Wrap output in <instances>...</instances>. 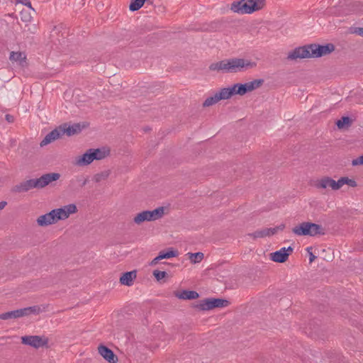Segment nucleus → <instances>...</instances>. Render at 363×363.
<instances>
[{
    "label": "nucleus",
    "mask_w": 363,
    "mask_h": 363,
    "mask_svg": "<svg viewBox=\"0 0 363 363\" xmlns=\"http://www.w3.org/2000/svg\"><path fill=\"white\" fill-rule=\"evenodd\" d=\"M263 83L264 80L259 79L245 84L238 83L231 86L222 88L212 96L207 97L203 103V106L208 107L213 106L221 100L229 99L234 95L244 96L245 94L259 88Z\"/></svg>",
    "instance_id": "f257e3e1"
},
{
    "label": "nucleus",
    "mask_w": 363,
    "mask_h": 363,
    "mask_svg": "<svg viewBox=\"0 0 363 363\" xmlns=\"http://www.w3.org/2000/svg\"><path fill=\"white\" fill-rule=\"evenodd\" d=\"M256 67L257 62L255 61L245 58L231 57L211 63L209 69L222 73H238Z\"/></svg>",
    "instance_id": "f03ea898"
},
{
    "label": "nucleus",
    "mask_w": 363,
    "mask_h": 363,
    "mask_svg": "<svg viewBox=\"0 0 363 363\" xmlns=\"http://www.w3.org/2000/svg\"><path fill=\"white\" fill-rule=\"evenodd\" d=\"M77 211V207L74 203H69L38 216L36 223L40 227L51 225L60 220L67 219L71 215L76 213Z\"/></svg>",
    "instance_id": "7ed1b4c3"
},
{
    "label": "nucleus",
    "mask_w": 363,
    "mask_h": 363,
    "mask_svg": "<svg viewBox=\"0 0 363 363\" xmlns=\"http://www.w3.org/2000/svg\"><path fill=\"white\" fill-rule=\"evenodd\" d=\"M265 6V0H240L230 4V10L238 14H251L258 11Z\"/></svg>",
    "instance_id": "20e7f679"
},
{
    "label": "nucleus",
    "mask_w": 363,
    "mask_h": 363,
    "mask_svg": "<svg viewBox=\"0 0 363 363\" xmlns=\"http://www.w3.org/2000/svg\"><path fill=\"white\" fill-rule=\"evenodd\" d=\"M344 185L350 187H357V183L354 179L347 177H342L337 181L334 180L330 177H323L315 182V187L319 189H326L330 188L333 191L340 189Z\"/></svg>",
    "instance_id": "39448f33"
},
{
    "label": "nucleus",
    "mask_w": 363,
    "mask_h": 363,
    "mask_svg": "<svg viewBox=\"0 0 363 363\" xmlns=\"http://www.w3.org/2000/svg\"><path fill=\"white\" fill-rule=\"evenodd\" d=\"M167 208L163 206L158 207L152 211H143L137 213L133 218L136 225H141L144 222H151L162 218L166 213Z\"/></svg>",
    "instance_id": "423d86ee"
},
{
    "label": "nucleus",
    "mask_w": 363,
    "mask_h": 363,
    "mask_svg": "<svg viewBox=\"0 0 363 363\" xmlns=\"http://www.w3.org/2000/svg\"><path fill=\"white\" fill-rule=\"evenodd\" d=\"M292 232L298 236H315L319 234H324L323 229L320 225L308 222H304L295 226L292 229Z\"/></svg>",
    "instance_id": "0eeeda50"
},
{
    "label": "nucleus",
    "mask_w": 363,
    "mask_h": 363,
    "mask_svg": "<svg viewBox=\"0 0 363 363\" xmlns=\"http://www.w3.org/2000/svg\"><path fill=\"white\" fill-rule=\"evenodd\" d=\"M40 308L39 306H34L1 313L0 314V319L7 320L12 318H18L21 317L28 315L31 313L38 314L40 313Z\"/></svg>",
    "instance_id": "6e6552de"
},
{
    "label": "nucleus",
    "mask_w": 363,
    "mask_h": 363,
    "mask_svg": "<svg viewBox=\"0 0 363 363\" xmlns=\"http://www.w3.org/2000/svg\"><path fill=\"white\" fill-rule=\"evenodd\" d=\"M228 304L229 302L225 299L206 298L201 301L196 307L202 311H209L215 308L226 307Z\"/></svg>",
    "instance_id": "1a4fd4ad"
},
{
    "label": "nucleus",
    "mask_w": 363,
    "mask_h": 363,
    "mask_svg": "<svg viewBox=\"0 0 363 363\" xmlns=\"http://www.w3.org/2000/svg\"><path fill=\"white\" fill-rule=\"evenodd\" d=\"M294 249L289 246L288 247H281L280 250L272 252L269 255L270 259L274 262L283 263L285 262L289 255L293 252Z\"/></svg>",
    "instance_id": "9d476101"
},
{
    "label": "nucleus",
    "mask_w": 363,
    "mask_h": 363,
    "mask_svg": "<svg viewBox=\"0 0 363 363\" xmlns=\"http://www.w3.org/2000/svg\"><path fill=\"white\" fill-rule=\"evenodd\" d=\"M285 225L281 224L274 228H267L256 230L252 233H250L248 235L254 239L269 237L276 234L279 231H281L284 229Z\"/></svg>",
    "instance_id": "9b49d317"
},
{
    "label": "nucleus",
    "mask_w": 363,
    "mask_h": 363,
    "mask_svg": "<svg viewBox=\"0 0 363 363\" xmlns=\"http://www.w3.org/2000/svg\"><path fill=\"white\" fill-rule=\"evenodd\" d=\"M21 342L24 345H30L35 348H39L48 344V340L45 337L38 335L23 336Z\"/></svg>",
    "instance_id": "f8f14e48"
},
{
    "label": "nucleus",
    "mask_w": 363,
    "mask_h": 363,
    "mask_svg": "<svg viewBox=\"0 0 363 363\" xmlns=\"http://www.w3.org/2000/svg\"><path fill=\"white\" fill-rule=\"evenodd\" d=\"M313 57L311 52V45L308 46L300 47L294 49L289 53L288 59L297 60Z\"/></svg>",
    "instance_id": "ddd939ff"
},
{
    "label": "nucleus",
    "mask_w": 363,
    "mask_h": 363,
    "mask_svg": "<svg viewBox=\"0 0 363 363\" xmlns=\"http://www.w3.org/2000/svg\"><path fill=\"white\" fill-rule=\"evenodd\" d=\"M335 50L333 44H327L325 45H311V52L313 57H318L330 54Z\"/></svg>",
    "instance_id": "4468645a"
},
{
    "label": "nucleus",
    "mask_w": 363,
    "mask_h": 363,
    "mask_svg": "<svg viewBox=\"0 0 363 363\" xmlns=\"http://www.w3.org/2000/svg\"><path fill=\"white\" fill-rule=\"evenodd\" d=\"M91 163L94 160H102L108 157L111 154V150L109 147L104 146L99 148H90L89 149Z\"/></svg>",
    "instance_id": "2eb2a0df"
},
{
    "label": "nucleus",
    "mask_w": 363,
    "mask_h": 363,
    "mask_svg": "<svg viewBox=\"0 0 363 363\" xmlns=\"http://www.w3.org/2000/svg\"><path fill=\"white\" fill-rule=\"evenodd\" d=\"M32 189H38L36 179H28L21 182L14 186L12 191L16 193H22L26 192Z\"/></svg>",
    "instance_id": "dca6fc26"
},
{
    "label": "nucleus",
    "mask_w": 363,
    "mask_h": 363,
    "mask_svg": "<svg viewBox=\"0 0 363 363\" xmlns=\"http://www.w3.org/2000/svg\"><path fill=\"white\" fill-rule=\"evenodd\" d=\"M60 178V174L56 172L48 173L36 179L38 189H43L53 182L57 181Z\"/></svg>",
    "instance_id": "f3484780"
},
{
    "label": "nucleus",
    "mask_w": 363,
    "mask_h": 363,
    "mask_svg": "<svg viewBox=\"0 0 363 363\" xmlns=\"http://www.w3.org/2000/svg\"><path fill=\"white\" fill-rule=\"evenodd\" d=\"M60 126L62 128L63 135L66 134L68 136H72L79 133L85 127V125H82L80 123H74L72 125H68L67 123H65Z\"/></svg>",
    "instance_id": "a211bd4d"
},
{
    "label": "nucleus",
    "mask_w": 363,
    "mask_h": 363,
    "mask_svg": "<svg viewBox=\"0 0 363 363\" xmlns=\"http://www.w3.org/2000/svg\"><path fill=\"white\" fill-rule=\"evenodd\" d=\"M63 135L62 128L60 126L52 130L50 133L47 134L44 139L40 142V146H45L52 142L59 139L60 137Z\"/></svg>",
    "instance_id": "6ab92c4d"
},
{
    "label": "nucleus",
    "mask_w": 363,
    "mask_h": 363,
    "mask_svg": "<svg viewBox=\"0 0 363 363\" xmlns=\"http://www.w3.org/2000/svg\"><path fill=\"white\" fill-rule=\"evenodd\" d=\"M136 277L137 272L135 270L125 272L120 277V283L122 285L130 286L133 284Z\"/></svg>",
    "instance_id": "aec40b11"
},
{
    "label": "nucleus",
    "mask_w": 363,
    "mask_h": 363,
    "mask_svg": "<svg viewBox=\"0 0 363 363\" xmlns=\"http://www.w3.org/2000/svg\"><path fill=\"white\" fill-rule=\"evenodd\" d=\"M9 60L12 62H16L21 67L26 65V55L23 52H11Z\"/></svg>",
    "instance_id": "412c9836"
},
{
    "label": "nucleus",
    "mask_w": 363,
    "mask_h": 363,
    "mask_svg": "<svg viewBox=\"0 0 363 363\" xmlns=\"http://www.w3.org/2000/svg\"><path fill=\"white\" fill-rule=\"evenodd\" d=\"M99 353L109 363H116L117 358L112 350L106 346H99L98 348Z\"/></svg>",
    "instance_id": "4be33fe9"
},
{
    "label": "nucleus",
    "mask_w": 363,
    "mask_h": 363,
    "mask_svg": "<svg viewBox=\"0 0 363 363\" xmlns=\"http://www.w3.org/2000/svg\"><path fill=\"white\" fill-rule=\"evenodd\" d=\"M74 164L78 167H85L91 164L89 149L82 155L76 157Z\"/></svg>",
    "instance_id": "5701e85b"
},
{
    "label": "nucleus",
    "mask_w": 363,
    "mask_h": 363,
    "mask_svg": "<svg viewBox=\"0 0 363 363\" xmlns=\"http://www.w3.org/2000/svg\"><path fill=\"white\" fill-rule=\"evenodd\" d=\"M174 295L179 299L192 300L199 297V294L194 291L184 290L182 291H175Z\"/></svg>",
    "instance_id": "b1692460"
},
{
    "label": "nucleus",
    "mask_w": 363,
    "mask_h": 363,
    "mask_svg": "<svg viewBox=\"0 0 363 363\" xmlns=\"http://www.w3.org/2000/svg\"><path fill=\"white\" fill-rule=\"evenodd\" d=\"M186 255L192 264L200 263L204 257L203 253L200 252L196 253L188 252Z\"/></svg>",
    "instance_id": "393cba45"
},
{
    "label": "nucleus",
    "mask_w": 363,
    "mask_h": 363,
    "mask_svg": "<svg viewBox=\"0 0 363 363\" xmlns=\"http://www.w3.org/2000/svg\"><path fill=\"white\" fill-rule=\"evenodd\" d=\"M178 256V252L173 249L169 248L167 251H161L160 252V257L162 259H169L172 257H175Z\"/></svg>",
    "instance_id": "a878e982"
},
{
    "label": "nucleus",
    "mask_w": 363,
    "mask_h": 363,
    "mask_svg": "<svg viewBox=\"0 0 363 363\" xmlns=\"http://www.w3.org/2000/svg\"><path fill=\"white\" fill-rule=\"evenodd\" d=\"M351 124V120L347 116H344L341 118V119L338 120L336 122V125L338 127V128L342 129L345 128V126H349Z\"/></svg>",
    "instance_id": "bb28decb"
},
{
    "label": "nucleus",
    "mask_w": 363,
    "mask_h": 363,
    "mask_svg": "<svg viewBox=\"0 0 363 363\" xmlns=\"http://www.w3.org/2000/svg\"><path fill=\"white\" fill-rule=\"evenodd\" d=\"M145 0H134L129 6L130 11H135L140 9L145 4Z\"/></svg>",
    "instance_id": "cd10ccee"
},
{
    "label": "nucleus",
    "mask_w": 363,
    "mask_h": 363,
    "mask_svg": "<svg viewBox=\"0 0 363 363\" xmlns=\"http://www.w3.org/2000/svg\"><path fill=\"white\" fill-rule=\"evenodd\" d=\"M108 176L109 172L108 171L101 172L94 176V181L96 182H100L101 181L106 180Z\"/></svg>",
    "instance_id": "c85d7f7f"
},
{
    "label": "nucleus",
    "mask_w": 363,
    "mask_h": 363,
    "mask_svg": "<svg viewBox=\"0 0 363 363\" xmlns=\"http://www.w3.org/2000/svg\"><path fill=\"white\" fill-rule=\"evenodd\" d=\"M152 274L157 281H161L167 276V273L166 272L160 270H154Z\"/></svg>",
    "instance_id": "c756f323"
},
{
    "label": "nucleus",
    "mask_w": 363,
    "mask_h": 363,
    "mask_svg": "<svg viewBox=\"0 0 363 363\" xmlns=\"http://www.w3.org/2000/svg\"><path fill=\"white\" fill-rule=\"evenodd\" d=\"M21 18L22 21L28 22L31 20L32 16L28 11L23 10L21 11Z\"/></svg>",
    "instance_id": "7c9ffc66"
},
{
    "label": "nucleus",
    "mask_w": 363,
    "mask_h": 363,
    "mask_svg": "<svg viewBox=\"0 0 363 363\" xmlns=\"http://www.w3.org/2000/svg\"><path fill=\"white\" fill-rule=\"evenodd\" d=\"M16 4H21L28 7L29 11H34V9L32 8L31 3L29 0H16Z\"/></svg>",
    "instance_id": "2f4dec72"
},
{
    "label": "nucleus",
    "mask_w": 363,
    "mask_h": 363,
    "mask_svg": "<svg viewBox=\"0 0 363 363\" xmlns=\"http://www.w3.org/2000/svg\"><path fill=\"white\" fill-rule=\"evenodd\" d=\"M352 166L363 165V155L352 160Z\"/></svg>",
    "instance_id": "473e14b6"
},
{
    "label": "nucleus",
    "mask_w": 363,
    "mask_h": 363,
    "mask_svg": "<svg viewBox=\"0 0 363 363\" xmlns=\"http://www.w3.org/2000/svg\"><path fill=\"white\" fill-rule=\"evenodd\" d=\"M162 257H160V254L156 257H155L150 262V266L151 267H154V266H156L159 262L160 260H162Z\"/></svg>",
    "instance_id": "72a5a7b5"
},
{
    "label": "nucleus",
    "mask_w": 363,
    "mask_h": 363,
    "mask_svg": "<svg viewBox=\"0 0 363 363\" xmlns=\"http://www.w3.org/2000/svg\"><path fill=\"white\" fill-rule=\"evenodd\" d=\"M353 33L363 37V28H355Z\"/></svg>",
    "instance_id": "f704fd0d"
},
{
    "label": "nucleus",
    "mask_w": 363,
    "mask_h": 363,
    "mask_svg": "<svg viewBox=\"0 0 363 363\" xmlns=\"http://www.w3.org/2000/svg\"><path fill=\"white\" fill-rule=\"evenodd\" d=\"M7 203L6 201H1L0 202V210H2L5 208V206H6Z\"/></svg>",
    "instance_id": "c9c22d12"
},
{
    "label": "nucleus",
    "mask_w": 363,
    "mask_h": 363,
    "mask_svg": "<svg viewBox=\"0 0 363 363\" xmlns=\"http://www.w3.org/2000/svg\"><path fill=\"white\" fill-rule=\"evenodd\" d=\"M315 258V256L312 252H311L310 253V257H309L310 262H313Z\"/></svg>",
    "instance_id": "e433bc0d"
},
{
    "label": "nucleus",
    "mask_w": 363,
    "mask_h": 363,
    "mask_svg": "<svg viewBox=\"0 0 363 363\" xmlns=\"http://www.w3.org/2000/svg\"><path fill=\"white\" fill-rule=\"evenodd\" d=\"M6 120L9 121V122H12L13 121V117L9 116V115H6Z\"/></svg>",
    "instance_id": "4c0bfd02"
}]
</instances>
